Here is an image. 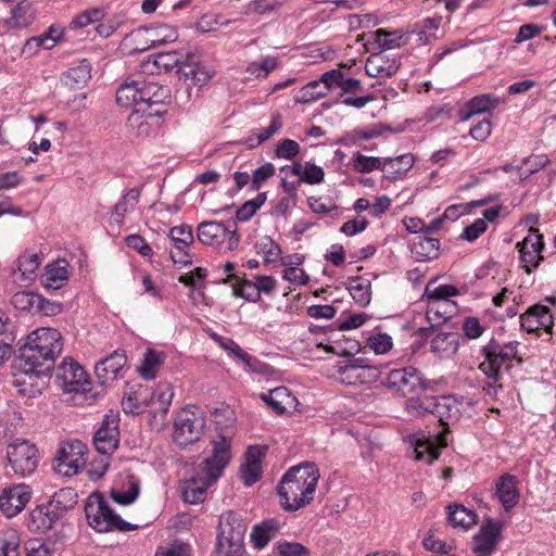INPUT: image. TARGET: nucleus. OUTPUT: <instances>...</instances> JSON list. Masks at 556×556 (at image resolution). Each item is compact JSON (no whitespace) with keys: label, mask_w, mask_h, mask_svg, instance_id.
I'll use <instances>...</instances> for the list:
<instances>
[{"label":"nucleus","mask_w":556,"mask_h":556,"mask_svg":"<svg viewBox=\"0 0 556 556\" xmlns=\"http://www.w3.org/2000/svg\"><path fill=\"white\" fill-rule=\"evenodd\" d=\"M197 235L201 243L210 245L219 252L233 251L240 242L238 226L231 218L219 222H203L198 226Z\"/></svg>","instance_id":"6"},{"label":"nucleus","mask_w":556,"mask_h":556,"mask_svg":"<svg viewBox=\"0 0 556 556\" xmlns=\"http://www.w3.org/2000/svg\"><path fill=\"white\" fill-rule=\"evenodd\" d=\"M212 454L202 464L201 471L207 476L208 483H214L222 476L231 458L230 440L220 435L212 442Z\"/></svg>","instance_id":"14"},{"label":"nucleus","mask_w":556,"mask_h":556,"mask_svg":"<svg viewBox=\"0 0 556 556\" xmlns=\"http://www.w3.org/2000/svg\"><path fill=\"white\" fill-rule=\"evenodd\" d=\"M518 341H509L501 343L495 339H491L488 344L482 348L484 359L480 363L479 369L488 377L489 381L483 387L488 395H495L497 389L503 388L502 379L504 370L508 371L513 363L521 365L522 356L519 355Z\"/></svg>","instance_id":"3"},{"label":"nucleus","mask_w":556,"mask_h":556,"mask_svg":"<svg viewBox=\"0 0 556 556\" xmlns=\"http://www.w3.org/2000/svg\"><path fill=\"white\" fill-rule=\"evenodd\" d=\"M495 496L506 511H510L519 502L518 480L514 475L504 473L495 483Z\"/></svg>","instance_id":"26"},{"label":"nucleus","mask_w":556,"mask_h":556,"mask_svg":"<svg viewBox=\"0 0 556 556\" xmlns=\"http://www.w3.org/2000/svg\"><path fill=\"white\" fill-rule=\"evenodd\" d=\"M267 451L265 445L249 446L240 466V478L245 486L253 485L262 477V459Z\"/></svg>","instance_id":"20"},{"label":"nucleus","mask_w":556,"mask_h":556,"mask_svg":"<svg viewBox=\"0 0 556 556\" xmlns=\"http://www.w3.org/2000/svg\"><path fill=\"white\" fill-rule=\"evenodd\" d=\"M77 492L74 489L62 488L54 492L48 504L63 516L67 510L75 507L77 504Z\"/></svg>","instance_id":"45"},{"label":"nucleus","mask_w":556,"mask_h":556,"mask_svg":"<svg viewBox=\"0 0 556 556\" xmlns=\"http://www.w3.org/2000/svg\"><path fill=\"white\" fill-rule=\"evenodd\" d=\"M163 115H153L152 110L135 108L127 118V127L136 137H149L156 132Z\"/></svg>","instance_id":"21"},{"label":"nucleus","mask_w":556,"mask_h":556,"mask_svg":"<svg viewBox=\"0 0 556 556\" xmlns=\"http://www.w3.org/2000/svg\"><path fill=\"white\" fill-rule=\"evenodd\" d=\"M500 215V211H483V218L476 219L471 225L465 227L460 238L472 242L478 239L488 227V222H494Z\"/></svg>","instance_id":"47"},{"label":"nucleus","mask_w":556,"mask_h":556,"mask_svg":"<svg viewBox=\"0 0 556 556\" xmlns=\"http://www.w3.org/2000/svg\"><path fill=\"white\" fill-rule=\"evenodd\" d=\"M350 293L356 303L361 306H366L371 299L370 282L359 277L353 279L350 286Z\"/></svg>","instance_id":"53"},{"label":"nucleus","mask_w":556,"mask_h":556,"mask_svg":"<svg viewBox=\"0 0 556 556\" xmlns=\"http://www.w3.org/2000/svg\"><path fill=\"white\" fill-rule=\"evenodd\" d=\"M88 525L98 532L136 530L137 525L127 522L115 514L104 497L99 493L91 494L85 504Z\"/></svg>","instance_id":"4"},{"label":"nucleus","mask_w":556,"mask_h":556,"mask_svg":"<svg viewBox=\"0 0 556 556\" xmlns=\"http://www.w3.org/2000/svg\"><path fill=\"white\" fill-rule=\"evenodd\" d=\"M206 425L205 414L200 407L188 405L180 409L174 422V440L179 445L199 441Z\"/></svg>","instance_id":"7"},{"label":"nucleus","mask_w":556,"mask_h":556,"mask_svg":"<svg viewBox=\"0 0 556 556\" xmlns=\"http://www.w3.org/2000/svg\"><path fill=\"white\" fill-rule=\"evenodd\" d=\"M280 556H311V552L301 543L280 541Z\"/></svg>","instance_id":"64"},{"label":"nucleus","mask_w":556,"mask_h":556,"mask_svg":"<svg viewBox=\"0 0 556 556\" xmlns=\"http://www.w3.org/2000/svg\"><path fill=\"white\" fill-rule=\"evenodd\" d=\"M174 397V388L170 383L160 382L151 396L154 412L161 413L163 416L167 414Z\"/></svg>","instance_id":"42"},{"label":"nucleus","mask_w":556,"mask_h":556,"mask_svg":"<svg viewBox=\"0 0 556 556\" xmlns=\"http://www.w3.org/2000/svg\"><path fill=\"white\" fill-rule=\"evenodd\" d=\"M91 78V68L88 62L71 67L61 77L62 84L70 89H80Z\"/></svg>","instance_id":"36"},{"label":"nucleus","mask_w":556,"mask_h":556,"mask_svg":"<svg viewBox=\"0 0 556 556\" xmlns=\"http://www.w3.org/2000/svg\"><path fill=\"white\" fill-rule=\"evenodd\" d=\"M303 408L298 397L287 387L280 386V427L293 428L302 422Z\"/></svg>","instance_id":"23"},{"label":"nucleus","mask_w":556,"mask_h":556,"mask_svg":"<svg viewBox=\"0 0 556 556\" xmlns=\"http://www.w3.org/2000/svg\"><path fill=\"white\" fill-rule=\"evenodd\" d=\"M127 363L126 352L116 350L96 364L94 372L99 382L103 386L117 379L119 371Z\"/></svg>","instance_id":"24"},{"label":"nucleus","mask_w":556,"mask_h":556,"mask_svg":"<svg viewBox=\"0 0 556 556\" xmlns=\"http://www.w3.org/2000/svg\"><path fill=\"white\" fill-rule=\"evenodd\" d=\"M460 334L458 332H439L431 341V351L440 357H447L457 352Z\"/></svg>","instance_id":"35"},{"label":"nucleus","mask_w":556,"mask_h":556,"mask_svg":"<svg viewBox=\"0 0 556 556\" xmlns=\"http://www.w3.org/2000/svg\"><path fill=\"white\" fill-rule=\"evenodd\" d=\"M455 306V302H428L426 312L427 320L432 327H439L452 317Z\"/></svg>","instance_id":"40"},{"label":"nucleus","mask_w":556,"mask_h":556,"mask_svg":"<svg viewBox=\"0 0 556 556\" xmlns=\"http://www.w3.org/2000/svg\"><path fill=\"white\" fill-rule=\"evenodd\" d=\"M34 21L33 13L27 5L17 4L11 11L10 22L17 28H25Z\"/></svg>","instance_id":"59"},{"label":"nucleus","mask_w":556,"mask_h":556,"mask_svg":"<svg viewBox=\"0 0 556 556\" xmlns=\"http://www.w3.org/2000/svg\"><path fill=\"white\" fill-rule=\"evenodd\" d=\"M60 513L54 510L49 504L37 506L30 513V522L38 531L50 530L61 518Z\"/></svg>","instance_id":"38"},{"label":"nucleus","mask_w":556,"mask_h":556,"mask_svg":"<svg viewBox=\"0 0 556 556\" xmlns=\"http://www.w3.org/2000/svg\"><path fill=\"white\" fill-rule=\"evenodd\" d=\"M276 168L271 163H266L253 172L252 190H258L263 184L275 175Z\"/></svg>","instance_id":"61"},{"label":"nucleus","mask_w":556,"mask_h":556,"mask_svg":"<svg viewBox=\"0 0 556 556\" xmlns=\"http://www.w3.org/2000/svg\"><path fill=\"white\" fill-rule=\"evenodd\" d=\"M247 526L232 510L220 515L217 529V555H243Z\"/></svg>","instance_id":"5"},{"label":"nucleus","mask_w":556,"mask_h":556,"mask_svg":"<svg viewBox=\"0 0 556 556\" xmlns=\"http://www.w3.org/2000/svg\"><path fill=\"white\" fill-rule=\"evenodd\" d=\"M319 477V469L314 463L291 467L280 479V505L288 511L308 505L314 500Z\"/></svg>","instance_id":"2"},{"label":"nucleus","mask_w":556,"mask_h":556,"mask_svg":"<svg viewBox=\"0 0 556 556\" xmlns=\"http://www.w3.org/2000/svg\"><path fill=\"white\" fill-rule=\"evenodd\" d=\"M440 241L435 238L420 237L413 244V251L422 260H433L439 255Z\"/></svg>","instance_id":"51"},{"label":"nucleus","mask_w":556,"mask_h":556,"mask_svg":"<svg viewBox=\"0 0 556 556\" xmlns=\"http://www.w3.org/2000/svg\"><path fill=\"white\" fill-rule=\"evenodd\" d=\"M40 302V295L33 292L21 291L12 296L14 307L22 311L36 308L37 303Z\"/></svg>","instance_id":"58"},{"label":"nucleus","mask_w":556,"mask_h":556,"mask_svg":"<svg viewBox=\"0 0 556 556\" xmlns=\"http://www.w3.org/2000/svg\"><path fill=\"white\" fill-rule=\"evenodd\" d=\"M397 70L395 63H390L380 54L371 55L367 59L365 71L372 77H389Z\"/></svg>","instance_id":"46"},{"label":"nucleus","mask_w":556,"mask_h":556,"mask_svg":"<svg viewBox=\"0 0 556 556\" xmlns=\"http://www.w3.org/2000/svg\"><path fill=\"white\" fill-rule=\"evenodd\" d=\"M185 63L181 60V56L176 51L168 52H160L153 55V59L149 58L143 66L144 71L150 74H161L162 72H169L173 68L177 67V72L179 73V66Z\"/></svg>","instance_id":"27"},{"label":"nucleus","mask_w":556,"mask_h":556,"mask_svg":"<svg viewBox=\"0 0 556 556\" xmlns=\"http://www.w3.org/2000/svg\"><path fill=\"white\" fill-rule=\"evenodd\" d=\"M415 157L410 153L383 159L382 174L389 180H399L413 167Z\"/></svg>","instance_id":"29"},{"label":"nucleus","mask_w":556,"mask_h":556,"mask_svg":"<svg viewBox=\"0 0 556 556\" xmlns=\"http://www.w3.org/2000/svg\"><path fill=\"white\" fill-rule=\"evenodd\" d=\"M179 74L185 77L186 81H190L191 85L202 87L212 79L215 71L199 62L185 61L179 66Z\"/></svg>","instance_id":"32"},{"label":"nucleus","mask_w":556,"mask_h":556,"mask_svg":"<svg viewBox=\"0 0 556 556\" xmlns=\"http://www.w3.org/2000/svg\"><path fill=\"white\" fill-rule=\"evenodd\" d=\"M165 353L152 349L147 350L139 367L140 376L144 380H153L156 377L160 366L165 361Z\"/></svg>","instance_id":"43"},{"label":"nucleus","mask_w":556,"mask_h":556,"mask_svg":"<svg viewBox=\"0 0 556 556\" xmlns=\"http://www.w3.org/2000/svg\"><path fill=\"white\" fill-rule=\"evenodd\" d=\"M170 90L167 86L157 81L140 80L139 103L143 110H152L153 115H164L167 112V103Z\"/></svg>","instance_id":"13"},{"label":"nucleus","mask_w":556,"mask_h":556,"mask_svg":"<svg viewBox=\"0 0 556 556\" xmlns=\"http://www.w3.org/2000/svg\"><path fill=\"white\" fill-rule=\"evenodd\" d=\"M326 96L325 87L319 79H315L307 83L294 94V101L296 103H309Z\"/></svg>","instance_id":"50"},{"label":"nucleus","mask_w":556,"mask_h":556,"mask_svg":"<svg viewBox=\"0 0 556 556\" xmlns=\"http://www.w3.org/2000/svg\"><path fill=\"white\" fill-rule=\"evenodd\" d=\"M339 379L348 386H362L376 382L380 377V370L376 366L365 364L362 358L349 361L338 368Z\"/></svg>","instance_id":"15"},{"label":"nucleus","mask_w":556,"mask_h":556,"mask_svg":"<svg viewBox=\"0 0 556 556\" xmlns=\"http://www.w3.org/2000/svg\"><path fill=\"white\" fill-rule=\"evenodd\" d=\"M211 484L212 483H208L207 476L199 479H189L182 490L184 501L192 505L203 503L206 496V490Z\"/></svg>","instance_id":"41"},{"label":"nucleus","mask_w":556,"mask_h":556,"mask_svg":"<svg viewBox=\"0 0 556 556\" xmlns=\"http://www.w3.org/2000/svg\"><path fill=\"white\" fill-rule=\"evenodd\" d=\"M139 92L140 80H125L116 90V102L121 106L140 108Z\"/></svg>","instance_id":"44"},{"label":"nucleus","mask_w":556,"mask_h":556,"mask_svg":"<svg viewBox=\"0 0 556 556\" xmlns=\"http://www.w3.org/2000/svg\"><path fill=\"white\" fill-rule=\"evenodd\" d=\"M408 33L402 30L387 31L378 29L375 33L376 42L383 49H394L405 45L408 41Z\"/></svg>","instance_id":"49"},{"label":"nucleus","mask_w":556,"mask_h":556,"mask_svg":"<svg viewBox=\"0 0 556 556\" xmlns=\"http://www.w3.org/2000/svg\"><path fill=\"white\" fill-rule=\"evenodd\" d=\"M516 248L520 253V262L528 274L543 261L541 254L544 249L543 235L534 227H530L528 236L518 242Z\"/></svg>","instance_id":"18"},{"label":"nucleus","mask_w":556,"mask_h":556,"mask_svg":"<svg viewBox=\"0 0 556 556\" xmlns=\"http://www.w3.org/2000/svg\"><path fill=\"white\" fill-rule=\"evenodd\" d=\"M231 277L240 279L237 286L233 288L235 294L243 298L250 302H256L260 299V293L254 278H240L238 275H231Z\"/></svg>","instance_id":"52"},{"label":"nucleus","mask_w":556,"mask_h":556,"mask_svg":"<svg viewBox=\"0 0 556 556\" xmlns=\"http://www.w3.org/2000/svg\"><path fill=\"white\" fill-rule=\"evenodd\" d=\"M500 103V98L494 94L476 96L466 103L464 109L459 110V117L464 122L469 121L476 114L496 109Z\"/></svg>","instance_id":"30"},{"label":"nucleus","mask_w":556,"mask_h":556,"mask_svg":"<svg viewBox=\"0 0 556 556\" xmlns=\"http://www.w3.org/2000/svg\"><path fill=\"white\" fill-rule=\"evenodd\" d=\"M290 172L299 178L300 182L308 185H317L324 181L325 172L324 169L311 162L301 163L293 162L291 166H288Z\"/></svg>","instance_id":"34"},{"label":"nucleus","mask_w":556,"mask_h":556,"mask_svg":"<svg viewBox=\"0 0 556 556\" xmlns=\"http://www.w3.org/2000/svg\"><path fill=\"white\" fill-rule=\"evenodd\" d=\"M190 545L180 541H174L159 546L154 556H190Z\"/></svg>","instance_id":"60"},{"label":"nucleus","mask_w":556,"mask_h":556,"mask_svg":"<svg viewBox=\"0 0 556 556\" xmlns=\"http://www.w3.org/2000/svg\"><path fill=\"white\" fill-rule=\"evenodd\" d=\"M130 38L136 45L135 50L146 51L175 42L178 39V29L169 24H155L137 28Z\"/></svg>","instance_id":"11"},{"label":"nucleus","mask_w":556,"mask_h":556,"mask_svg":"<svg viewBox=\"0 0 556 556\" xmlns=\"http://www.w3.org/2000/svg\"><path fill=\"white\" fill-rule=\"evenodd\" d=\"M7 458L15 475L27 477L35 472L40 455L34 443L25 439H16L8 445Z\"/></svg>","instance_id":"9"},{"label":"nucleus","mask_w":556,"mask_h":556,"mask_svg":"<svg viewBox=\"0 0 556 556\" xmlns=\"http://www.w3.org/2000/svg\"><path fill=\"white\" fill-rule=\"evenodd\" d=\"M93 444L97 451L103 455L112 454L119 444V416L106 414L93 434Z\"/></svg>","instance_id":"16"},{"label":"nucleus","mask_w":556,"mask_h":556,"mask_svg":"<svg viewBox=\"0 0 556 556\" xmlns=\"http://www.w3.org/2000/svg\"><path fill=\"white\" fill-rule=\"evenodd\" d=\"M169 238L174 243L190 245L193 242L192 229L188 225L175 226L169 229Z\"/></svg>","instance_id":"62"},{"label":"nucleus","mask_w":556,"mask_h":556,"mask_svg":"<svg viewBox=\"0 0 556 556\" xmlns=\"http://www.w3.org/2000/svg\"><path fill=\"white\" fill-rule=\"evenodd\" d=\"M140 493V479L134 473H125L115 481L111 497L121 505L132 504Z\"/></svg>","instance_id":"25"},{"label":"nucleus","mask_w":556,"mask_h":556,"mask_svg":"<svg viewBox=\"0 0 556 556\" xmlns=\"http://www.w3.org/2000/svg\"><path fill=\"white\" fill-rule=\"evenodd\" d=\"M62 336L53 328H39L27 338V343L21 349L20 356L14 362V386L23 394L31 396L27 390L26 378L31 380L50 370L56 355L62 351Z\"/></svg>","instance_id":"1"},{"label":"nucleus","mask_w":556,"mask_h":556,"mask_svg":"<svg viewBox=\"0 0 556 556\" xmlns=\"http://www.w3.org/2000/svg\"><path fill=\"white\" fill-rule=\"evenodd\" d=\"M503 523L486 518L479 532L473 536L472 551L478 556H490L502 538Z\"/></svg>","instance_id":"19"},{"label":"nucleus","mask_w":556,"mask_h":556,"mask_svg":"<svg viewBox=\"0 0 556 556\" xmlns=\"http://www.w3.org/2000/svg\"><path fill=\"white\" fill-rule=\"evenodd\" d=\"M31 498L29 485L20 483L3 488L0 493V511L8 518L22 513Z\"/></svg>","instance_id":"17"},{"label":"nucleus","mask_w":556,"mask_h":556,"mask_svg":"<svg viewBox=\"0 0 556 556\" xmlns=\"http://www.w3.org/2000/svg\"><path fill=\"white\" fill-rule=\"evenodd\" d=\"M440 446H435L434 442L429 439H417L413 443V456L416 460H426L428 464L433 463L440 456V447H445L446 432H442L437 437Z\"/></svg>","instance_id":"28"},{"label":"nucleus","mask_w":556,"mask_h":556,"mask_svg":"<svg viewBox=\"0 0 556 556\" xmlns=\"http://www.w3.org/2000/svg\"><path fill=\"white\" fill-rule=\"evenodd\" d=\"M87 447L79 440L63 443L55 456V471L65 477H72L84 467Z\"/></svg>","instance_id":"12"},{"label":"nucleus","mask_w":556,"mask_h":556,"mask_svg":"<svg viewBox=\"0 0 556 556\" xmlns=\"http://www.w3.org/2000/svg\"><path fill=\"white\" fill-rule=\"evenodd\" d=\"M55 383L65 393H81L90 391L91 382L85 369L73 358H64L55 369Z\"/></svg>","instance_id":"10"},{"label":"nucleus","mask_w":556,"mask_h":556,"mask_svg":"<svg viewBox=\"0 0 556 556\" xmlns=\"http://www.w3.org/2000/svg\"><path fill=\"white\" fill-rule=\"evenodd\" d=\"M41 253L26 251L17 258V270L21 274V280L25 283H30L42 262Z\"/></svg>","instance_id":"37"},{"label":"nucleus","mask_w":556,"mask_h":556,"mask_svg":"<svg viewBox=\"0 0 556 556\" xmlns=\"http://www.w3.org/2000/svg\"><path fill=\"white\" fill-rule=\"evenodd\" d=\"M0 556H22L21 534L9 528L0 533Z\"/></svg>","instance_id":"48"},{"label":"nucleus","mask_w":556,"mask_h":556,"mask_svg":"<svg viewBox=\"0 0 556 556\" xmlns=\"http://www.w3.org/2000/svg\"><path fill=\"white\" fill-rule=\"evenodd\" d=\"M459 292L456 287L452 285H440L431 289L429 283L426 287V295L428 302L440 301V302H452L450 298L457 295Z\"/></svg>","instance_id":"54"},{"label":"nucleus","mask_w":556,"mask_h":556,"mask_svg":"<svg viewBox=\"0 0 556 556\" xmlns=\"http://www.w3.org/2000/svg\"><path fill=\"white\" fill-rule=\"evenodd\" d=\"M278 533V521L275 518L266 519L253 526L250 541L254 548H264Z\"/></svg>","instance_id":"33"},{"label":"nucleus","mask_w":556,"mask_h":556,"mask_svg":"<svg viewBox=\"0 0 556 556\" xmlns=\"http://www.w3.org/2000/svg\"><path fill=\"white\" fill-rule=\"evenodd\" d=\"M68 281V264L65 260L47 265L41 283L47 290H59Z\"/></svg>","instance_id":"31"},{"label":"nucleus","mask_w":556,"mask_h":556,"mask_svg":"<svg viewBox=\"0 0 556 556\" xmlns=\"http://www.w3.org/2000/svg\"><path fill=\"white\" fill-rule=\"evenodd\" d=\"M122 25V18L119 16H110L108 18H102L98 26L96 27V31L100 37L108 38L113 35Z\"/></svg>","instance_id":"63"},{"label":"nucleus","mask_w":556,"mask_h":556,"mask_svg":"<svg viewBox=\"0 0 556 556\" xmlns=\"http://www.w3.org/2000/svg\"><path fill=\"white\" fill-rule=\"evenodd\" d=\"M554 318L548 307L535 304L527 309L520 316V326L527 332H535L544 328L547 333H552Z\"/></svg>","instance_id":"22"},{"label":"nucleus","mask_w":556,"mask_h":556,"mask_svg":"<svg viewBox=\"0 0 556 556\" xmlns=\"http://www.w3.org/2000/svg\"><path fill=\"white\" fill-rule=\"evenodd\" d=\"M458 412L455 402L448 396H440L438 399L434 416L441 425L446 426L445 419L451 418Z\"/></svg>","instance_id":"57"},{"label":"nucleus","mask_w":556,"mask_h":556,"mask_svg":"<svg viewBox=\"0 0 556 556\" xmlns=\"http://www.w3.org/2000/svg\"><path fill=\"white\" fill-rule=\"evenodd\" d=\"M383 159L376 156H367L356 153L353 161V168L358 173H371L375 169L382 172Z\"/></svg>","instance_id":"55"},{"label":"nucleus","mask_w":556,"mask_h":556,"mask_svg":"<svg viewBox=\"0 0 556 556\" xmlns=\"http://www.w3.org/2000/svg\"><path fill=\"white\" fill-rule=\"evenodd\" d=\"M104 17V11L91 8L77 14L71 22L72 28H84L92 23L100 22Z\"/></svg>","instance_id":"56"},{"label":"nucleus","mask_w":556,"mask_h":556,"mask_svg":"<svg viewBox=\"0 0 556 556\" xmlns=\"http://www.w3.org/2000/svg\"><path fill=\"white\" fill-rule=\"evenodd\" d=\"M447 520L451 526L469 529L477 523V514L460 504H451L446 507Z\"/></svg>","instance_id":"39"},{"label":"nucleus","mask_w":556,"mask_h":556,"mask_svg":"<svg viewBox=\"0 0 556 556\" xmlns=\"http://www.w3.org/2000/svg\"><path fill=\"white\" fill-rule=\"evenodd\" d=\"M383 384L389 389L400 392L405 397H415L424 391L433 389V383L424 379L420 372L414 367L390 370Z\"/></svg>","instance_id":"8"}]
</instances>
